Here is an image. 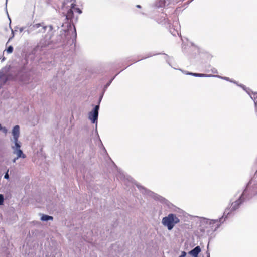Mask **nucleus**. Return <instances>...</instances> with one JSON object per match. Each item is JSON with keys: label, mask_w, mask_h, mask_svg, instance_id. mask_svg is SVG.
<instances>
[{"label": "nucleus", "mask_w": 257, "mask_h": 257, "mask_svg": "<svg viewBox=\"0 0 257 257\" xmlns=\"http://www.w3.org/2000/svg\"><path fill=\"white\" fill-rule=\"evenodd\" d=\"M70 7L65 12H62V15L65 17V22L60 23V25H57V29L60 27L64 29L60 31V34L54 37V32L56 30L53 25H50L49 30L47 32L43 38L41 39L38 43V47L41 48L48 49H55L57 48L67 49V47H72L75 46L77 38L76 30L74 25V20H77V16L75 18L74 12L80 14L82 10L76 7L75 0H64L61 6V9L64 11V9H67L69 6H67L68 3L72 2Z\"/></svg>", "instance_id": "1"}, {"label": "nucleus", "mask_w": 257, "mask_h": 257, "mask_svg": "<svg viewBox=\"0 0 257 257\" xmlns=\"http://www.w3.org/2000/svg\"><path fill=\"white\" fill-rule=\"evenodd\" d=\"M44 48L38 47V44L31 52L25 54V57L19 59L18 62L13 65H9L3 69L6 73L1 79V85H4L9 81L17 82L20 86H24L32 82L33 76L32 68L30 67L29 62H32L38 51H42Z\"/></svg>", "instance_id": "2"}, {"label": "nucleus", "mask_w": 257, "mask_h": 257, "mask_svg": "<svg viewBox=\"0 0 257 257\" xmlns=\"http://www.w3.org/2000/svg\"><path fill=\"white\" fill-rule=\"evenodd\" d=\"M256 175L257 170L253 177L246 184L239 198L236 201L230 203L226 208L223 213L225 218L228 219L233 217L235 214V211L238 209L244 202L250 200L257 194Z\"/></svg>", "instance_id": "3"}, {"label": "nucleus", "mask_w": 257, "mask_h": 257, "mask_svg": "<svg viewBox=\"0 0 257 257\" xmlns=\"http://www.w3.org/2000/svg\"><path fill=\"white\" fill-rule=\"evenodd\" d=\"M135 184L138 189L144 195L153 198L155 200L159 201L160 203L166 205L169 208L171 205H172L171 203H170L168 200H167L163 197L159 195L152 192V191L147 189L146 188L136 182L135 183Z\"/></svg>", "instance_id": "4"}, {"label": "nucleus", "mask_w": 257, "mask_h": 257, "mask_svg": "<svg viewBox=\"0 0 257 257\" xmlns=\"http://www.w3.org/2000/svg\"><path fill=\"white\" fill-rule=\"evenodd\" d=\"M227 219L224 217V215L218 219H204L202 221V224H205V227L208 229L207 232L212 231L215 232L220 227L222 223H223Z\"/></svg>", "instance_id": "5"}, {"label": "nucleus", "mask_w": 257, "mask_h": 257, "mask_svg": "<svg viewBox=\"0 0 257 257\" xmlns=\"http://www.w3.org/2000/svg\"><path fill=\"white\" fill-rule=\"evenodd\" d=\"M50 25H45L44 22L35 23L33 22L30 25L27 29L25 30L24 33L27 32L28 34L36 35L38 33H44L46 32L47 28L49 29ZM49 30L48 29V31Z\"/></svg>", "instance_id": "6"}, {"label": "nucleus", "mask_w": 257, "mask_h": 257, "mask_svg": "<svg viewBox=\"0 0 257 257\" xmlns=\"http://www.w3.org/2000/svg\"><path fill=\"white\" fill-rule=\"evenodd\" d=\"M180 221V219L178 218L176 214L169 213L162 218L161 223L165 227L167 228L168 230L170 231Z\"/></svg>", "instance_id": "7"}, {"label": "nucleus", "mask_w": 257, "mask_h": 257, "mask_svg": "<svg viewBox=\"0 0 257 257\" xmlns=\"http://www.w3.org/2000/svg\"><path fill=\"white\" fill-rule=\"evenodd\" d=\"M99 108V106H94L88 113V119L92 124H97Z\"/></svg>", "instance_id": "8"}, {"label": "nucleus", "mask_w": 257, "mask_h": 257, "mask_svg": "<svg viewBox=\"0 0 257 257\" xmlns=\"http://www.w3.org/2000/svg\"><path fill=\"white\" fill-rule=\"evenodd\" d=\"M20 127L19 125H15L12 130V135L13 136V139H19L20 134Z\"/></svg>", "instance_id": "9"}, {"label": "nucleus", "mask_w": 257, "mask_h": 257, "mask_svg": "<svg viewBox=\"0 0 257 257\" xmlns=\"http://www.w3.org/2000/svg\"><path fill=\"white\" fill-rule=\"evenodd\" d=\"M201 249L198 245L195 247L192 250L188 252V254L192 257H198L199 254L200 253Z\"/></svg>", "instance_id": "10"}, {"label": "nucleus", "mask_w": 257, "mask_h": 257, "mask_svg": "<svg viewBox=\"0 0 257 257\" xmlns=\"http://www.w3.org/2000/svg\"><path fill=\"white\" fill-rule=\"evenodd\" d=\"M11 140L14 143V145H12L11 146V148L13 151L21 149L22 144L21 142L19 140V139H11Z\"/></svg>", "instance_id": "11"}, {"label": "nucleus", "mask_w": 257, "mask_h": 257, "mask_svg": "<svg viewBox=\"0 0 257 257\" xmlns=\"http://www.w3.org/2000/svg\"><path fill=\"white\" fill-rule=\"evenodd\" d=\"M13 153L17 155L16 157L17 158L24 159L26 158V155L23 153V151L21 149L13 151Z\"/></svg>", "instance_id": "12"}, {"label": "nucleus", "mask_w": 257, "mask_h": 257, "mask_svg": "<svg viewBox=\"0 0 257 257\" xmlns=\"http://www.w3.org/2000/svg\"><path fill=\"white\" fill-rule=\"evenodd\" d=\"M41 220L42 221L47 222L48 221H52L53 220V217L47 214H40Z\"/></svg>", "instance_id": "13"}, {"label": "nucleus", "mask_w": 257, "mask_h": 257, "mask_svg": "<svg viewBox=\"0 0 257 257\" xmlns=\"http://www.w3.org/2000/svg\"><path fill=\"white\" fill-rule=\"evenodd\" d=\"M159 54H164L165 55V59H166V61L170 65V63H169V62L168 61L167 58H168L169 57V56L166 54H165V53H156V54H151V53H149L148 54H147V55L146 56H145V57H143L141 59H140V60H138V61H140V60H143L144 59H146V58H149V57H152V56H155V55H159ZM136 62H137V61H136Z\"/></svg>", "instance_id": "14"}, {"label": "nucleus", "mask_w": 257, "mask_h": 257, "mask_svg": "<svg viewBox=\"0 0 257 257\" xmlns=\"http://www.w3.org/2000/svg\"><path fill=\"white\" fill-rule=\"evenodd\" d=\"M166 5L165 0H158L155 2V7L157 8H161Z\"/></svg>", "instance_id": "15"}, {"label": "nucleus", "mask_w": 257, "mask_h": 257, "mask_svg": "<svg viewBox=\"0 0 257 257\" xmlns=\"http://www.w3.org/2000/svg\"><path fill=\"white\" fill-rule=\"evenodd\" d=\"M193 76L194 77H211L213 76L212 74H207L204 73H194Z\"/></svg>", "instance_id": "16"}, {"label": "nucleus", "mask_w": 257, "mask_h": 257, "mask_svg": "<svg viewBox=\"0 0 257 257\" xmlns=\"http://www.w3.org/2000/svg\"><path fill=\"white\" fill-rule=\"evenodd\" d=\"M7 1H8V0H6V6H7ZM6 12H7V14L8 16H9V15H8V12H7V7H6ZM8 18H9V20H10V23H11V19H10V18L9 17V16H8ZM10 28H11V34H12V36H11V37L9 38V40H8V41L7 42V43H8V42H9V41H10V40H11V39H12L14 37V35H14V31H15V30H13L12 29V28L11 27V26H10Z\"/></svg>", "instance_id": "17"}, {"label": "nucleus", "mask_w": 257, "mask_h": 257, "mask_svg": "<svg viewBox=\"0 0 257 257\" xmlns=\"http://www.w3.org/2000/svg\"><path fill=\"white\" fill-rule=\"evenodd\" d=\"M120 72L117 73L114 77H113L104 86L103 88L104 91H106L108 87L110 86L113 80L116 77V76Z\"/></svg>", "instance_id": "18"}, {"label": "nucleus", "mask_w": 257, "mask_h": 257, "mask_svg": "<svg viewBox=\"0 0 257 257\" xmlns=\"http://www.w3.org/2000/svg\"><path fill=\"white\" fill-rule=\"evenodd\" d=\"M95 132L96 134V135L97 136V138H98V139L99 140V141L100 142V145L101 146H102L103 147V148L104 149V150H105V152H106V150L105 149V148H104L103 144H102V142L99 137V136L98 135V131H97V124H96V126H95Z\"/></svg>", "instance_id": "19"}, {"label": "nucleus", "mask_w": 257, "mask_h": 257, "mask_svg": "<svg viewBox=\"0 0 257 257\" xmlns=\"http://www.w3.org/2000/svg\"><path fill=\"white\" fill-rule=\"evenodd\" d=\"M211 77H217V78H219L221 79H223V80H226L227 81H229V82H230V81H231V79H230L229 77H225V76H221L218 75H213V76H212Z\"/></svg>", "instance_id": "20"}, {"label": "nucleus", "mask_w": 257, "mask_h": 257, "mask_svg": "<svg viewBox=\"0 0 257 257\" xmlns=\"http://www.w3.org/2000/svg\"><path fill=\"white\" fill-rule=\"evenodd\" d=\"M13 47L12 45H10L7 48L6 51L8 54H11L13 52Z\"/></svg>", "instance_id": "21"}, {"label": "nucleus", "mask_w": 257, "mask_h": 257, "mask_svg": "<svg viewBox=\"0 0 257 257\" xmlns=\"http://www.w3.org/2000/svg\"><path fill=\"white\" fill-rule=\"evenodd\" d=\"M238 86L241 87L244 91H245L247 93H248L249 95V93L248 91V90H249V89L248 88H247L245 85L242 84H239L238 85Z\"/></svg>", "instance_id": "22"}, {"label": "nucleus", "mask_w": 257, "mask_h": 257, "mask_svg": "<svg viewBox=\"0 0 257 257\" xmlns=\"http://www.w3.org/2000/svg\"><path fill=\"white\" fill-rule=\"evenodd\" d=\"M117 177L120 178L121 179L125 180V176L123 173H121L120 172H118V174L117 175Z\"/></svg>", "instance_id": "23"}, {"label": "nucleus", "mask_w": 257, "mask_h": 257, "mask_svg": "<svg viewBox=\"0 0 257 257\" xmlns=\"http://www.w3.org/2000/svg\"><path fill=\"white\" fill-rule=\"evenodd\" d=\"M9 169H8L6 171V172L5 173V175H4V178L6 180H9L10 179V176H9Z\"/></svg>", "instance_id": "24"}, {"label": "nucleus", "mask_w": 257, "mask_h": 257, "mask_svg": "<svg viewBox=\"0 0 257 257\" xmlns=\"http://www.w3.org/2000/svg\"><path fill=\"white\" fill-rule=\"evenodd\" d=\"M4 196L2 194H0V206L4 205Z\"/></svg>", "instance_id": "25"}, {"label": "nucleus", "mask_w": 257, "mask_h": 257, "mask_svg": "<svg viewBox=\"0 0 257 257\" xmlns=\"http://www.w3.org/2000/svg\"><path fill=\"white\" fill-rule=\"evenodd\" d=\"M4 134H6L8 132V129L6 127L2 126L1 131Z\"/></svg>", "instance_id": "26"}, {"label": "nucleus", "mask_w": 257, "mask_h": 257, "mask_svg": "<svg viewBox=\"0 0 257 257\" xmlns=\"http://www.w3.org/2000/svg\"><path fill=\"white\" fill-rule=\"evenodd\" d=\"M102 98L101 97L99 96L98 102H97V104L95 106H99V108H100V105L101 102L102 101Z\"/></svg>", "instance_id": "27"}, {"label": "nucleus", "mask_w": 257, "mask_h": 257, "mask_svg": "<svg viewBox=\"0 0 257 257\" xmlns=\"http://www.w3.org/2000/svg\"><path fill=\"white\" fill-rule=\"evenodd\" d=\"M3 71H0V80H1L6 75Z\"/></svg>", "instance_id": "28"}, {"label": "nucleus", "mask_w": 257, "mask_h": 257, "mask_svg": "<svg viewBox=\"0 0 257 257\" xmlns=\"http://www.w3.org/2000/svg\"><path fill=\"white\" fill-rule=\"evenodd\" d=\"M186 254L187 253L185 251H183L181 252V254L179 257H185Z\"/></svg>", "instance_id": "29"}, {"label": "nucleus", "mask_w": 257, "mask_h": 257, "mask_svg": "<svg viewBox=\"0 0 257 257\" xmlns=\"http://www.w3.org/2000/svg\"><path fill=\"white\" fill-rule=\"evenodd\" d=\"M211 72L214 73V74H217L218 73V71H217V70L214 68L211 69Z\"/></svg>", "instance_id": "30"}, {"label": "nucleus", "mask_w": 257, "mask_h": 257, "mask_svg": "<svg viewBox=\"0 0 257 257\" xmlns=\"http://www.w3.org/2000/svg\"><path fill=\"white\" fill-rule=\"evenodd\" d=\"M105 91H104V89H103L102 91V92L101 93V94H100V96H100V97H101L103 98V96H104V93H105Z\"/></svg>", "instance_id": "31"}, {"label": "nucleus", "mask_w": 257, "mask_h": 257, "mask_svg": "<svg viewBox=\"0 0 257 257\" xmlns=\"http://www.w3.org/2000/svg\"><path fill=\"white\" fill-rule=\"evenodd\" d=\"M27 27H22L19 28L20 32H22Z\"/></svg>", "instance_id": "32"}, {"label": "nucleus", "mask_w": 257, "mask_h": 257, "mask_svg": "<svg viewBox=\"0 0 257 257\" xmlns=\"http://www.w3.org/2000/svg\"><path fill=\"white\" fill-rule=\"evenodd\" d=\"M253 101L254 103L255 111H256V109H257V101H256V100H255V99H253Z\"/></svg>", "instance_id": "33"}, {"label": "nucleus", "mask_w": 257, "mask_h": 257, "mask_svg": "<svg viewBox=\"0 0 257 257\" xmlns=\"http://www.w3.org/2000/svg\"><path fill=\"white\" fill-rule=\"evenodd\" d=\"M230 82L234 83V84H236L237 85H238L239 84L237 81L232 80V79H231Z\"/></svg>", "instance_id": "34"}, {"label": "nucleus", "mask_w": 257, "mask_h": 257, "mask_svg": "<svg viewBox=\"0 0 257 257\" xmlns=\"http://www.w3.org/2000/svg\"><path fill=\"white\" fill-rule=\"evenodd\" d=\"M19 158H17V157H15L13 160H12V162L13 163H15L16 162V161Z\"/></svg>", "instance_id": "35"}, {"label": "nucleus", "mask_w": 257, "mask_h": 257, "mask_svg": "<svg viewBox=\"0 0 257 257\" xmlns=\"http://www.w3.org/2000/svg\"><path fill=\"white\" fill-rule=\"evenodd\" d=\"M193 72H187V73H186V74L193 76Z\"/></svg>", "instance_id": "36"}, {"label": "nucleus", "mask_w": 257, "mask_h": 257, "mask_svg": "<svg viewBox=\"0 0 257 257\" xmlns=\"http://www.w3.org/2000/svg\"><path fill=\"white\" fill-rule=\"evenodd\" d=\"M256 95V94H255H255H253V95H254V96H253V97H252L251 96H250V97H251V99H252L253 100V99H255V100H256V97H257V96H256V97H255V96Z\"/></svg>", "instance_id": "37"}, {"label": "nucleus", "mask_w": 257, "mask_h": 257, "mask_svg": "<svg viewBox=\"0 0 257 257\" xmlns=\"http://www.w3.org/2000/svg\"><path fill=\"white\" fill-rule=\"evenodd\" d=\"M127 180H128L130 182H132V178L131 177H127Z\"/></svg>", "instance_id": "38"}, {"label": "nucleus", "mask_w": 257, "mask_h": 257, "mask_svg": "<svg viewBox=\"0 0 257 257\" xmlns=\"http://www.w3.org/2000/svg\"><path fill=\"white\" fill-rule=\"evenodd\" d=\"M206 254H207V257H210V253H209V251H208V250H207V251H206Z\"/></svg>", "instance_id": "39"}, {"label": "nucleus", "mask_w": 257, "mask_h": 257, "mask_svg": "<svg viewBox=\"0 0 257 257\" xmlns=\"http://www.w3.org/2000/svg\"><path fill=\"white\" fill-rule=\"evenodd\" d=\"M136 7L137 8L140 9V8H141L142 7H141V6L140 5H136Z\"/></svg>", "instance_id": "40"}, {"label": "nucleus", "mask_w": 257, "mask_h": 257, "mask_svg": "<svg viewBox=\"0 0 257 257\" xmlns=\"http://www.w3.org/2000/svg\"><path fill=\"white\" fill-rule=\"evenodd\" d=\"M175 33H176L178 35H179V33H178V32L177 31L175 32ZM172 35H173V36H176V33H172Z\"/></svg>", "instance_id": "41"}, {"label": "nucleus", "mask_w": 257, "mask_h": 257, "mask_svg": "<svg viewBox=\"0 0 257 257\" xmlns=\"http://www.w3.org/2000/svg\"><path fill=\"white\" fill-rule=\"evenodd\" d=\"M19 29V27L18 26H16L15 27V31H16L17 30V29Z\"/></svg>", "instance_id": "42"}, {"label": "nucleus", "mask_w": 257, "mask_h": 257, "mask_svg": "<svg viewBox=\"0 0 257 257\" xmlns=\"http://www.w3.org/2000/svg\"><path fill=\"white\" fill-rule=\"evenodd\" d=\"M2 127V125H1V124H0V131H1Z\"/></svg>", "instance_id": "43"}, {"label": "nucleus", "mask_w": 257, "mask_h": 257, "mask_svg": "<svg viewBox=\"0 0 257 257\" xmlns=\"http://www.w3.org/2000/svg\"><path fill=\"white\" fill-rule=\"evenodd\" d=\"M191 45L192 46H194V44L193 43H191Z\"/></svg>", "instance_id": "44"}]
</instances>
